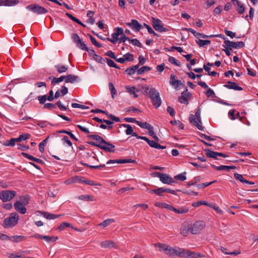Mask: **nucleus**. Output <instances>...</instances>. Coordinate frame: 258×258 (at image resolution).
<instances>
[{
  "label": "nucleus",
  "mask_w": 258,
  "mask_h": 258,
  "mask_svg": "<svg viewBox=\"0 0 258 258\" xmlns=\"http://www.w3.org/2000/svg\"><path fill=\"white\" fill-rule=\"evenodd\" d=\"M64 79H65L64 76H60L59 78H53L51 81V84L55 85L57 83L62 82Z\"/></svg>",
  "instance_id": "obj_43"
},
{
  "label": "nucleus",
  "mask_w": 258,
  "mask_h": 258,
  "mask_svg": "<svg viewBox=\"0 0 258 258\" xmlns=\"http://www.w3.org/2000/svg\"><path fill=\"white\" fill-rule=\"evenodd\" d=\"M126 25L136 31H139L143 28V26L135 19L131 20V22L126 23Z\"/></svg>",
  "instance_id": "obj_13"
},
{
  "label": "nucleus",
  "mask_w": 258,
  "mask_h": 258,
  "mask_svg": "<svg viewBox=\"0 0 258 258\" xmlns=\"http://www.w3.org/2000/svg\"><path fill=\"white\" fill-rule=\"evenodd\" d=\"M176 77L174 75L171 74L170 76V84L171 85L177 88L178 86L182 85V84L181 81L176 80Z\"/></svg>",
  "instance_id": "obj_20"
},
{
  "label": "nucleus",
  "mask_w": 258,
  "mask_h": 258,
  "mask_svg": "<svg viewBox=\"0 0 258 258\" xmlns=\"http://www.w3.org/2000/svg\"><path fill=\"white\" fill-rule=\"evenodd\" d=\"M189 121L191 123L195 125L199 130H203V126L200 125L198 121L196 120V116L193 114H190L189 117Z\"/></svg>",
  "instance_id": "obj_23"
},
{
  "label": "nucleus",
  "mask_w": 258,
  "mask_h": 258,
  "mask_svg": "<svg viewBox=\"0 0 258 258\" xmlns=\"http://www.w3.org/2000/svg\"><path fill=\"white\" fill-rule=\"evenodd\" d=\"M186 174V172H184L182 173L179 174L178 175L175 176L174 177V178L176 180H179L180 181H184L186 179L185 176Z\"/></svg>",
  "instance_id": "obj_42"
},
{
  "label": "nucleus",
  "mask_w": 258,
  "mask_h": 258,
  "mask_svg": "<svg viewBox=\"0 0 258 258\" xmlns=\"http://www.w3.org/2000/svg\"><path fill=\"white\" fill-rule=\"evenodd\" d=\"M152 26L153 28L159 32H165L168 31V29L163 27L162 21L157 18H152Z\"/></svg>",
  "instance_id": "obj_8"
},
{
  "label": "nucleus",
  "mask_w": 258,
  "mask_h": 258,
  "mask_svg": "<svg viewBox=\"0 0 258 258\" xmlns=\"http://www.w3.org/2000/svg\"><path fill=\"white\" fill-rule=\"evenodd\" d=\"M76 45L78 48H79L80 49H81L83 50H86L87 51H89V48L87 47V46L84 43V42L82 41V40H81L80 42H78L76 44Z\"/></svg>",
  "instance_id": "obj_35"
},
{
  "label": "nucleus",
  "mask_w": 258,
  "mask_h": 258,
  "mask_svg": "<svg viewBox=\"0 0 258 258\" xmlns=\"http://www.w3.org/2000/svg\"><path fill=\"white\" fill-rule=\"evenodd\" d=\"M173 257L177 256L182 258H198L202 256L201 253L177 246L173 247Z\"/></svg>",
  "instance_id": "obj_2"
},
{
  "label": "nucleus",
  "mask_w": 258,
  "mask_h": 258,
  "mask_svg": "<svg viewBox=\"0 0 258 258\" xmlns=\"http://www.w3.org/2000/svg\"><path fill=\"white\" fill-rule=\"evenodd\" d=\"M26 239V237L23 235H14L10 236L9 240L12 242L18 243L22 242Z\"/></svg>",
  "instance_id": "obj_19"
},
{
  "label": "nucleus",
  "mask_w": 258,
  "mask_h": 258,
  "mask_svg": "<svg viewBox=\"0 0 258 258\" xmlns=\"http://www.w3.org/2000/svg\"><path fill=\"white\" fill-rule=\"evenodd\" d=\"M89 38L90 39L91 42L94 45H95L96 46H97L98 48L102 47V45L100 43H98L95 38H94L92 35H91L90 34L89 35Z\"/></svg>",
  "instance_id": "obj_47"
},
{
  "label": "nucleus",
  "mask_w": 258,
  "mask_h": 258,
  "mask_svg": "<svg viewBox=\"0 0 258 258\" xmlns=\"http://www.w3.org/2000/svg\"><path fill=\"white\" fill-rule=\"evenodd\" d=\"M168 61L171 63L173 64L176 66L179 67L180 66V62L173 56H169Z\"/></svg>",
  "instance_id": "obj_41"
},
{
  "label": "nucleus",
  "mask_w": 258,
  "mask_h": 258,
  "mask_svg": "<svg viewBox=\"0 0 258 258\" xmlns=\"http://www.w3.org/2000/svg\"><path fill=\"white\" fill-rule=\"evenodd\" d=\"M82 164L85 166H87V167H90V168H92V169H101L104 167H105V164H100V165H90L87 163H82Z\"/></svg>",
  "instance_id": "obj_34"
},
{
  "label": "nucleus",
  "mask_w": 258,
  "mask_h": 258,
  "mask_svg": "<svg viewBox=\"0 0 258 258\" xmlns=\"http://www.w3.org/2000/svg\"><path fill=\"white\" fill-rule=\"evenodd\" d=\"M136 160H132L131 159H116V160H108L106 164H109L111 163H118V164H123L126 163H136Z\"/></svg>",
  "instance_id": "obj_16"
},
{
  "label": "nucleus",
  "mask_w": 258,
  "mask_h": 258,
  "mask_svg": "<svg viewBox=\"0 0 258 258\" xmlns=\"http://www.w3.org/2000/svg\"><path fill=\"white\" fill-rule=\"evenodd\" d=\"M22 155L25 157V158L30 160H32V161H35L37 163H42V161L41 159H39L38 158H36L33 156H32V155H29V154L28 153H25V152H22Z\"/></svg>",
  "instance_id": "obj_27"
},
{
  "label": "nucleus",
  "mask_w": 258,
  "mask_h": 258,
  "mask_svg": "<svg viewBox=\"0 0 258 258\" xmlns=\"http://www.w3.org/2000/svg\"><path fill=\"white\" fill-rule=\"evenodd\" d=\"M173 212L177 214H184L188 212V209L184 208H179V209L174 208Z\"/></svg>",
  "instance_id": "obj_44"
},
{
  "label": "nucleus",
  "mask_w": 258,
  "mask_h": 258,
  "mask_svg": "<svg viewBox=\"0 0 258 258\" xmlns=\"http://www.w3.org/2000/svg\"><path fill=\"white\" fill-rule=\"evenodd\" d=\"M19 219V216L17 213H12L8 217L5 219L3 225L6 228L14 227L17 225Z\"/></svg>",
  "instance_id": "obj_4"
},
{
  "label": "nucleus",
  "mask_w": 258,
  "mask_h": 258,
  "mask_svg": "<svg viewBox=\"0 0 258 258\" xmlns=\"http://www.w3.org/2000/svg\"><path fill=\"white\" fill-rule=\"evenodd\" d=\"M48 140V137H47L45 140H44L42 142H41L39 145V151L43 153L44 151V146L46 145L47 140Z\"/></svg>",
  "instance_id": "obj_40"
},
{
  "label": "nucleus",
  "mask_w": 258,
  "mask_h": 258,
  "mask_svg": "<svg viewBox=\"0 0 258 258\" xmlns=\"http://www.w3.org/2000/svg\"><path fill=\"white\" fill-rule=\"evenodd\" d=\"M47 99V95L39 96L38 97V100H39L40 104H44Z\"/></svg>",
  "instance_id": "obj_63"
},
{
  "label": "nucleus",
  "mask_w": 258,
  "mask_h": 258,
  "mask_svg": "<svg viewBox=\"0 0 258 258\" xmlns=\"http://www.w3.org/2000/svg\"><path fill=\"white\" fill-rule=\"evenodd\" d=\"M232 2L234 6H237L236 10L238 12L242 14L245 10L243 5L238 0H232Z\"/></svg>",
  "instance_id": "obj_21"
},
{
  "label": "nucleus",
  "mask_w": 258,
  "mask_h": 258,
  "mask_svg": "<svg viewBox=\"0 0 258 258\" xmlns=\"http://www.w3.org/2000/svg\"><path fill=\"white\" fill-rule=\"evenodd\" d=\"M154 205H155V206L157 207L166 209L167 204H166L165 203H161V202H157L154 204Z\"/></svg>",
  "instance_id": "obj_61"
},
{
  "label": "nucleus",
  "mask_w": 258,
  "mask_h": 258,
  "mask_svg": "<svg viewBox=\"0 0 258 258\" xmlns=\"http://www.w3.org/2000/svg\"><path fill=\"white\" fill-rule=\"evenodd\" d=\"M87 137L89 139L98 141L100 143L99 148L109 152H114L115 146L106 142L101 136L97 135H89Z\"/></svg>",
  "instance_id": "obj_3"
},
{
  "label": "nucleus",
  "mask_w": 258,
  "mask_h": 258,
  "mask_svg": "<svg viewBox=\"0 0 258 258\" xmlns=\"http://www.w3.org/2000/svg\"><path fill=\"white\" fill-rule=\"evenodd\" d=\"M191 96V94L187 92V89L183 91L178 98V101L182 104H187L188 102V100Z\"/></svg>",
  "instance_id": "obj_12"
},
{
  "label": "nucleus",
  "mask_w": 258,
  "mask_h": 258,
  "mask_svg": "<svg viewBox=\"0 0 258 258\" xmlns=\"http://www.w3.org/2000/svg\"><path fill=\"white\" fill-rule=\"evenodd\" d=\"M153 245L155 247H158L159 251H163L168 256L173 257V247H172L166 244L161 243H154Z\"/></svg>",
  "instance_id": "obj_5"
},
{
  "label": "nucleus",
  "mask_w": 258,
  "mask_h": 258,
  "mask_svg": "<svg viewBox=\"0 0 258 258\" xmlns=\"http://www.w3.org/2000/svg\"><path fill=\"white\" fill-rule=\"evenodd\" d=\"M125 89L127 92H128L131 95L133 96V97L137 98L138 97L137 93L139 92V90L137 89L135 87L126 86Z\"/></svg>",
  "instance_id": "obj_24"
},
{
  "label": "nucleus",
  "mask_w": 258,
  "mask_h": 258,
  "mask_svg": "<svg viewBox=\"0 0 258 258\" xmlns=\"http://www.w3.org/2000/svg\"><path fill=\"white\" fill-rule=\"evenodd\" d=\"M182 30H184L186 31L190 32L193 34V35L196 37V38H199L200 37H201L203 38H212V36L211 35H204L203 34L197 32L195 30L191 28H183L182 29Z\"/></svg>",
  "instance_id": "obj_14"
},
{
  "label": "nucleus",
  "mask_w": 258,
  "mask_h": 258,
  "mask_svg": "<svg viewBox=\"0 0 258 258\" xmlns=\"http://www.w3.org/2000/svg\"><path fill=\"white\" fill-rule=\"evenodd\" d=\"M63 144H67L69 147L72 146V143L67 136H63L61 139Z\"/></svg>",
  "instance_id": "obj_56"
},
{
  "label": "nucleus",
  "mask_w": 258,
  "mask_h": 258,
  "mask_svg": "<svg viewBox=\"0 0 258 258\" xmlns=\"http://www.w3.org/2000/svg\"><path fill=\"white\" fill-rule=\"evenodd\" d=\"M152 68L148 66H143L140 68V70H138V74L142 75L146 72L151 70Z\"/></svg>",
  "instance_id": "obj_38"
},
{
  "label": "nucleus",
  "mask_w": 258,
  "mask_h": 258,
  "mask_svg": "<svg viewBox=\"0 0 258 258\" xmlns=\"http://www.w3.org/2000/svg\"><path fill=\"white\" fill-rule=\"evenodd\" d=\"M65 82L70 83H74L75 82H79L80 81V78L78 76H75L74 75H68L67 76H65Z\"/></svg>",
  "instance_id": "obj_17"
},
{
  "label": "nucleus",
  "mask_w": 258,
  "mask_h": 258,
  "mask_svg": "<svg viewBox=\"0 0 258 258\" xmlns=\"http://www.w3.org/2000/svg\"><path fill=\"white\" fill-rule=\"evenodd\" d=\"M129 41L132 43L134 45L138 46L139 47H143L142 44L137 39H130Z\"/></svg>",
  "instance_id": "obj_45"
},
{
  "label": "nucleus",
  "mask_w": 258,
  "mask_h": 258,
  "mask_svg": "<svg viewBox=\"0 0 258 258\" xmlns=\"http://www.w3.org/2000/svg\"><path fill=\"white\" fill-rule=\"evenodd\" d=\"M224 87L229 89H234L235 90L240 91L242 90V88L238 86L235 83L228 81V84L224 85Z\"/></svg>",
  "instance_id": "obj_22"
},
{
  "label": "nucleus",
  "mask_w": 258,
  "mask_h": 258,
  "mask_svg": "<svg viewBox=\"0 0 258 258\" xmlns=\"http://www.w3.org/2000/svg\"><path fill=\"white\" fill-rule=\"evenodd\" d=\"M71 226V224L70 223L67 222H63L58 227V229L59 230H63L66 227H70Z\"/></svg>",
  "instance_id": "obj_62"
},
{
  "label": "nucleus",
  "mask_w": 258,
  "mask_h": 258,
  "mask_svg": "<svg viewBox=\"0 0 258 258\" xmlns=\"http://www.w3.org/2000/svg\"><path fill=\"white\" fill-rule=\"evenodd\" d=\"M204 69L208 73V75L211 76H215L217 73L216 72L210 71V68L207 67L206 64L204 65Z\"/></svg>",
  "instance_id": "obj_52"
},
{
  "label": "nucleus",
  "mask_w": 258,
  "mask_h": 258,
  "mask_svg": "<svg viewBox=\"0 0 258 258\" xmlns=\"http://www.w3.org/2000/svg\"><path fill=\"white\" fill-rule=\"evenodd\" d=\"M190 232V226L188 225H183L180 229V233L183 236H186Z\"/></svg>",
  "instance_id": "obj_25"
},
{
  "label": "nucleus",
  "mask_w": 258,
  "mask_h": 258,
  "mask_svg": "<svg viewBox=\"0 0 258 258\" xmlns=\"http://www.w3.org/2000/svg\"><path fill=\"white\" fill-rule=\"evenodd\" d=\"M78 199L80 200L85 201H94L93 197L91 196L84 195H81L78 197Z\"/></svg>",
  "instance_id": "obj_33"
},
{
  "label": "nucleus",
  "mask_w": 258,
  "mask_h": 258,
  "mask_svg": "<svg viewBox=\"0 0 258 258\" xmlns=\"http://www.w3.org/2000/svg\"><path fill=\"white\" fill-rule=\"evenodd\" d=\"M71 38L73 41L77 44L78 42H80L82 39H80V37L77 34L73 33L71 36Z\"/></svg>",
  "instance_id": "obj_53"
},
{
  "label": "nucleus",
  "mask_w": 258,
  "mask_h": 258,
  "mask_svg": "<svg viewBox=\"0 0 258 258\" xmlns=\"http://www.w3.org/2000/svg\"><path fill=\"white\" fill-rule=\"evenodd\" d=\"M122 126H123L125 127H126V130L125 131V133L126 135H129L133 133V130L132 126L130 124H123Z\"/></svg>",
  "instance_id": "obj_48"
},
{
  "label": "nucleus",
  "mask_w": 258,
  "mask_h": 258,
  "mask_svg": "<svg viewBox=\"0 0 258 258\" xmlns=\"http://www.w3.org/2000/svg\"><path fill=\"white\" fill-rule=\"evenodd\" d=\"M115 222V220L114 219L111 218V219H108L104 221H103L102 222L98 224L99 226H102L103 227H107L109 226V225L111 224L112 223H114Z\"/></svg>",
  "instance_id": "obj_30"
},
{
  "label": "nucleus",
  "mask_w": 258,
  "mask_h": 258,
  "mask_svg": "<svg viewBox=\"0 0 258 258\" xmlns=\"http://www.w3.org/2000/svg\"><path fill=\"white\" fill-rule=\"evenodd\" d=\"M17 148L19 150H21L22 151H26L29 149L28 146H26L25 145H22L21 144H17Z\"/></svg>",
  "instance_id": "obj_64"
},
{
  "label": "nucleus",
  "mask_w": 258,
  "mask_h": 258,
  "mask_svg": "<svg viewBox=\"0 0 258 258\" xmlns=\"http://www.w3.org/2000/svg\"><path fill=\"white\" fill-rule=\"evenodd\" d=\"M72 183H83V180L82 178L79 176L73 177L71 179Z\"/></svg>",
  "instance_id": "obj_57"
},
{
  "label": "nucleus",
  "mask_w": 258,
  "mask_h": 258,
  "mask_svg": "<svg viewBox=\"0 0 258 258\" xmlns=\"http://www.w3.org/2000/svg\"><path fill=\"white\" fill-rule=\"evenodd\" d=\"M105 59H106V61L107 64L110 67L114 68L117 69H120L119 67L118 66H117L112 59L108 58H106Z\"/></svg>",
  "instance_id": "obj_37"
},
{
  "label": "nucleus",
  "mask_w": 258,
  "mask_h": 258,
  "mask_svg": "<svg viewBox=\"0 0 258 258\" xmlns=\"http://www.w3.org/2000/svg\"><path fill=\"white\" fill-rule=\"evenodd\" d=\"M15 191L6 190L0 192V199L3 202L11 201L16 195Z\"/></svg>",
  "instance_id": "obj_7"
},
{
  "label": "nucleus",
  "mask_w": 258,
  "mask_h": 258,
  "mask_svg": "<svg viewBox=\"0 0 258 258\" xmlns=\"http://www.w3.org/2000/svg\"><path fill=\"white\" fill-rule=\"evenodd\" d=\"M106 39L108 41L113 43V44H115L118 40L119 38H118V36L116 35V34L113 33L111 34V38H107Z\"/></svg>",
  "instance_id": "obj_36"
},
{
  "label": "nucleus",
  "mask_w": 258,
  "mask_h": 258,
  "mask_svg": "<svg viewBox=\"0 0 258 258\" xmlns=\"http://www.w3.org/2000/svg\"><path fill=\"white\" fill-rule=\"evenodd\" d=\"M206 227V223L203 221H197L190 225V232L192 234L200 233Z\"/></svg>",
  "instance_id": "obj_6"
},
{
  "label": "nucleus",
  "mask_w": 258,
  "mask_h": 258,
  "mask_svg": "<svg viewBox=\"0 0 258 258\" xmlns=\"http://www.w3.org/2000/svg\"><path fill=\"white\" fill-rule=\"evenodd\" d=\"M136 123L139 126H140L141 127L143 128H145V129H148V128H149L148 126H151V125L150 124L146 122H141L140 121H138L136 122Z\"/></svg>",
  "instance_id": "obj_54"
},
{
  "label": "nucleus",
  "mask_w": 258,
  "mask_h": 258,
  "mask_svg": "<svg viewBox=\"0 0 258 258\" xmlns=\"http://www.w3.org/2000/svg\"><path fill=\"white\" fill-rule=\"evenodd\" d=\"M148 126L149 128H148L147 130L149 131V134L151 136L156 142H158L159 139L158 137L155 135L154 132V127L152 125Z\"/></svg>",
  "instance_id": "obj_32"
},
{
  "label": "nucleus",
  "mask_w": 258,
  "mask_h": 258,
  "mask_svg": "<svg viewBox=\"0 0 258 258\" xmlns=\"http://www.w3.org/2000/svg\"><path fill=\"white\" fill-rule=\"evenodd\" d=\"M206 95L207 96V97H212V98H215L216 97L215 94L214 92V91L211 89V88H208L207 91L206 92Z\"/></svg>",
  "instance_id": "obj_50"
},
{
  "label": "nucleus",
  "mask_w": 258,
  "mask_h": 258,
  "mask_svg": "<svg viewBox=\"0 0 258 258\" xmlns=\"http://www.w3.org/2000/svg\"><path fill=\"white\" fill-rule=\"evenodd\" d=\"M102 248H116V244L112 240H106L103 241L100 244Z\"/></svg>",
  "instance_id": "obj_18"
},
{
  "label": "nucleus",
  "mask_w": 258,
  "mask_h": 258,
  "mask_svg": "<svg viewBox=\"0 0 258 258\" xmlns=\"http://www.w3.org/2000/svg\"><path fill=\"white\" fill-rule=\"evenodd\" d=\"M244 43L242 41L239 42H233L230 40H227L224 41V44L222 46L223 47H229L230 50H232V48H240L244 47Z\"/></svg>",
  "instance_id": "obj_9"
},
{
  "label": "nucleus",
  "mask_w": 258,
  "mask_h": 258,
  "mask_svg": "<svg viewBox=\"0 0 258 258\" xmlns=\"http://www.w3.org/2000/svg\"><path fill=\"white\" fill-rule=\"evenodd\" d=\"M234 176L236 179L240 181L241 182L244 183H245L246 180L243 178L241 174L238 173H234Z\"/></svg>",
  "instance_id": "obj_51"
},
{
  "label": "nucleus",
  "mask_w": 258,
  "mask_h": 258,
  "mask_svg": "<svg viewBox=\"0 0 258 258\" xmlns=\"http://www.w3.org/2000/svg\"><path fill=\"white\" fill-rule=\"evenodd\" d=\"M4 6H13L19 3L18 0H3Z\"/></svg>",
  "instance_id": "obj_29"
},
{
  "label": "nucleus",
  "mask_w": 258,
  "mask_h": 258,
  "mask_svg": "<svg viewBox=\"0 0 258 258\" xmlns=\"http://www.w3.org/2000/svg\"><path fill=\"white\" fill-rule=\"evenodd\" d=\"M215 181H212V182H205V183L199 184L197 185V187L199 188H205V187L212 184Z\"/></svg>",
  "instance_id": "obj_59"
},
{
  "label": "nucleus",
  "mask_w": 258,
  "mask_h": 258,
  "mask_svg": "<svg viewBox=\"0 0 258 258\" xmlns=\"http://www.w3.org/2000/svg\"><path fill=\"white\" fill-rule=\"evenodd\" d=\"M148 144L151 147L154 148L155 149H163L166 148L165 146H162L154 141L150 140Z\"/></svg>",
  "instance_id": "obj_28"
},
{
  "label": "nucleus",
  "mask_w": 258,
  "mask_h": 258,
  "mask_svg": "<svg viewBox=\"0 0 258 258\" xmlns=\"http://www.w3.org/2000/svg\"><path fill=\"white\" fill-rule=\"evenodd\" d=\"M17 202L26 206L29 203L28 197L26 196L20 197L19 200Z\"/></svg>",
  "instance_id": "obj_31"
},
{
  "label": "nucleus",
  "mask_w": 258,
  "mask_h": 258,
  "mask_svg": "<svg viewBox=\"0 0 258 258\" xmlns=\"http://www.w3.org/2000/svg\"><path fill=\"white\" fill-rule=\"evenodd\" d=\"M108 85H109V88L110 91L111 95H112V98H113L114 95L116 94L117 92H116L112 83L109 82Z\"/></svg>",
  "instance_id": "obj_49"
},
{
  "label": "nucleus",
  "mask_w": 258,
  "mask_h": 258,
  "mask_svg": "<svg viewBox=\"0 0 258 258\" xmlns=\"http://www.w3.org/2000/svg\"><path fill=\"white\" fill-rule=\"evenodd\" d=\"M14 207L16 211L21 214H24L27 212L26 206L19 202H16L14 204Z\"/></svg>",
  "instance_id": "obj_15"
},
{
  "label": "nucleus",
  "mask_w": 258,
  "mask_h": 258,
  "mask_svg": "<svg viewBox=\"0 0 258 258\" xmlns=\"http://www.w3.org/2000/svg\"><path fill=\"white\" fill-rule=\"evenodd\" d=\"M197 43L199 44L200 46H204L205 45L209 44L210 43V41L208 40L199 39Z\"/></svg>",
  "instance_id": "obj_55"
},
{
  "label": "nucleus",
  "mask_w": 258,
  "mask_h": 258,
  "mask_svg": "<svg viewBox=\"0 0 258 258\" xmlns=\"http://www.w3.org/2000/svg\"><path fill=\"white\" fill-rule=\"evenodd\" d=\"M154 174L159 178L160 180L163 183L170 184L174 182L173 179L167 174L158 172H155Z\"/></svg>",
  "instance_id": "obj_10"
},
{
  "label": "nucleus",
  "mask_w": 258,
  "mask_h": 258,
  "mask_svg": "<svg viewBox=\"0 0 258 258\" xmlns=\"http://www.w3.org/2000/svg\"><path fill=\"white\" fill-rule=\"evenodd\" d=\"M26 8L37 14H43L47 12V9L37 5H30Z\"/></svg>",
  "instance_id": "obj_11"
},
{
  "label": "nucleus",
  "mask_w": 258,
  "mask_h": 258,
  "mask_svg": "<svg viewBox=\"0 0 258 258\" xmlns=\"http://www.w3.org/2000/svg\"><path fill=\"white\" fill-rule=\"evenodd\" d=\"M124 59L125 61H131L134 60V55L131 53H127L123 56Z\"/></svg>",
  "instance_id": "obj_46"
},
{
  "label": "nucleus",
  "mask_w": 258,
  "mask_h": 258,
  "mask_svg": "<svg viewBox=\"0 0 258 258\" xmlns=\"http://www.w3.org/2000/svg\"><path fill=\"white\" fill-rule=\"evenodd\" d=\"M206 156L209 158H212L215 159H218L217 152L213 151L210 149H206L205 150Z\"/></svg>",
  "instance_id": "obj_26"
},
{
  "label": "nucleus",
  "mask_w": 258,
  "mask_h": 258,
  "mask_svg": "<svg viewBox=\"0 0 258 258\" xmlns=\"http://www.w3.org/2000/svg\"><path fill=\"white\" fill-rule=\"evenodd\" d=\"M114 33L116 34V35H121L123 33V30L122 28L117 27L114 29Z\"/></svg>",
  "instance_id": "obj_60"
},
{
  "label": "nucleus",
  "mask_w": 258,
  "mask_h": 258,
  "mask_svg": "<svg viewBox=\"0 0 258 258\" xmlns=\"http://www.w3.org/2000/svg\"><path fill=\"white\" fill-rule=\"evenodd\" d=\"M55 68L59 73L65 72L68 70V67L65 66L57 65L55 66Z\"/></svg>",
  "instance_id": "obj_39"
},
{
  "label": "nucleus",
  "mask_w": 258,
  "mask_h": 258,
  "mask_svg": "<svg viewBox=\"0 0 258 258\" xmlns=\"http://www.w3.org/2000/svg\"><path fill=\"white\" fill-rule=\"evenodd\" d=\"M143 94L148 95L152 100L153 105L156 108H158L161 104L162 101L160 97L159 92L156 89L148 87H143Z\"/></svg>",
  "instance_id": "obj_1"
},
{
  "label": "nucleus",
  "mask_w": 258,
  "mask_h": 258,
  "mask_svg": "<svg viewBox=\"0 0 258 258\" xmlns=\"http://www.w3.org/2000/svg\"><path fill=\"white\" fill-rule=\"evenodd\" d=\"M16 142L14 138H12L10 140L7 141L4 145L6 146H15Z\"/></svg>",
  "instance_id": "obj_58"
}]
</instances>
